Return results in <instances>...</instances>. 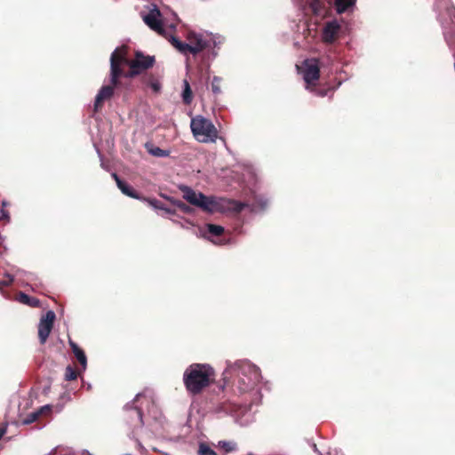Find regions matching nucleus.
I'll return each instance as SVG.
<instances>
[{
	"label": "nucleus",
	"instance_id": "11",
	"mask_svg": "<svg viewBox=\"0 0 455 455\" xmlns=\"http://www.w3.org/2000/svg\"><path fill=\"white\" fill-rule=\"evenodd\" d=\"M112 177L123 194L134 199L146 200V197L141 196L132 186L122 180L116 173H112Z\"/></svg>",
	"mask_w": 455,
	"mask_h": 455
},
{
	"label": "nucleus",
	"instance_id": "10",
	"mask_svg": "<svg viewBox=\"0 0 455 455\" xmlns=\"http://www.w3.org/2000/svg\"><path fill=\"white\" fill-rule=\"evenodd\" d=\"M119 87L115 86L110 83L108 85H104L100 88L95 98L94 102V112H98L101 109L105 100H109L114 95V90Z\"/></svg>",
	"mask_w": 455,
	"mask_h": 455
},
{
	"label": "nucleus",
	"instance_id": "20",
	"mask_svg": "<svg viewBox=\"0 0 455 455\" xmlns=\"http://www.w3.org/2000/svg\"><path fill=\"white\" fill-rule=\"evenodd\" d=\"M170 42L181 53L189 52V44L181 42L175 36H171Z\"/></svg>",
	"mask_w": 455,
	"mask_h": 455
},
{
	"label": "nucleus",
	"instance_id": "25",
	"mask_svg": "<svg viewBox=\"0 0 455 455\" xmlns=\"http://www.w3.org/2000/svg\"><path fill=\"white\" fill-rule=\"evenodd\" d=\"M198 455H217V453L209 447L208 444L201 443L199 444Z\"/></svg>",
	"mask_w": 455,
	"mask_h": 455
},
{
	"label": "nucleus",
	"instance_id": "23",
	"mask_svg": "<svg viewBox=\"0 0 455 455\" xmlns=\"http://www.w3.org/2000/svg\"><path fill=\"white\" fill-rule=\"evenodd\" d=\"M182 98L185 104H190L192 101V91L187 80L184 81V91L182 93Z\"/></svg>",
	"mask_w": 455,
	"mask_h": 455
},
{
	"label": "nucleus",
	"instance_id": "31",
	"mask_svg": "<svg viewBox=\"0 0 455 455\" xmlns=\"http://www.w3.org/2000/svg\"><path fill=\"white\" fill-rule=\"evenodd\" d=\"M231 204H233V209L235 212H241L246 206L245 204L237 201H232Z\"/></svg>",
	"mask_w": 455,
	"mask_h": 455
},
{
	"label": "nucleus",
	"instance_id": "37",
	"mask_svg": "<svg viewBox=\"0 0 455 455\" xmlns=\"http://www.w3.org/2000/svg\"><path fill=\"white\" fill-rule=\"evenodd\" d=\"M314 448H315V451H317L315 444H314Z\"/></svg>",
	"mask_w": 455,
	"mask_h": 455
},
{
	"label": "nucleus",
	"instance_id": "16",
	"mask_svg": "<svg viewBox=\"0 0 455 455\" xmlns=\"http://www.w3.org/2000/svg\"><path fill=\"white\" fill-rule=\"evenodd\" d=\"M69 345L72 349V352L74 353L76 358L79 362V363L85 368L87 363L86 355L82 348L78 347L76 343H75L72 340H69Z\"/></svg>",
	"mask_w": 455,
	"mask_h": 455
},
{
	"label": "nucleus",
	"instance_id": "2",
	"mask_svg": "<svg viewBox=\"0 0 455 455\" xmlns=\"http://www.w3.org/2000/svg\"><path fill=\"white\" fill-rule=\"evenodd\" d=\"M135 65H132L129 59L126 58V52H121L119 49L115 50L110 57V82L115 86L125 88L129 87V84L122 81V78L131 79L140 74L135 68Z\"/></svg>",
	"mask_w": 455,
	"mask_h": 455
},
{
	"label": "nucleus",
	"instance_id": "6",
	"mask_svg": "<svg viewBox=\"0 0 455 455\" xmlns=\"http://www.w3.org/2000/svg\"><path fill=\"white\" fill-rule=\"evenodd\" d=\"M55 318V313L49 310L40 319V323L38 324V338L42 345L46 342L53 328Z\"/></svg>",
	"mask_w": 455,
	"mask_h": 455
},
{
	"label": "nucleus",
	"instance_id": "5",
	"mask_svg": "<svg viewBox=\"0 0 455 455\" xmlns=\"http://www.w3.org/2000/svg\"><path fill=\"white\" fill-rule=\"evenodd\" d=\"M259 380L258 369L250 363H244L239 368L237 387L241 393H245L254 387Z\"/></svg>",
	"mask_w": 455,
	"mask_h": 455
},
{
	"label": "nucleus",
	"instance_id": "22",
	"mask_svg": "<svg viewBox=\"0 0 455 455\" xmlns=\"http://www.w3.org/2000/svg\"><path fill=\"white\" fill-rule=\"evenodd\" d=\"M208 233L212 236H220L224 233V228L215 224H207Z\"/></svg>",
	"mask_w": 455,
	"mask_h": 455
},
{
	"label": "nucleus",
	"instance_id": "36",
	"mask_svg": "<svg viewBox=\"0 0 455 455\" xmlns=\"http://www.w3.org/2000/svg\"><path fill=\"white\" fill-rule=\"evenodd\" d=\"M140 396V394H139V395H136V397H135V399H134V402H135V401H137V400H138V398H139Z\"/></svg>",
	"mask_w": 455,
	"mask_h": 455
},
{
	"label": "nucleus",
	"instance_id": "8",
	"mask_svg": "<svg viewBox=\"0 0 455 455\" xmlns=\"http://www.w3.org/2000/svg\"><path fill=\"white\" fill-rule=\"evenodd\" d=\"M132 65H135V68L140 75H143L145 71L152 68L156 62L154 56L145 55L142 52H135L134 58L129 59Z\"/></svg>",
	"mask_w": 455,
	"mask_h": 455
},
{
	"label": "nucleus",
	"instance_id": "33",
	"mask_svg": "<svg viewBox=\"0 0 455 455\" xmlns=\"http://www.w3.org/2000/svg\"><path fill=\"white\" fill-rule=\"evenodd\" d=\"M53 453H63V455H70V451L66 448L57 447L54 449L53 452L49 453V455H53Z\"/></svg>",
	"mask_w": 455,
	"mask_h": 455
},
{
	"label": "nucleus",
	"instance_id": "7",
	"mask_svg": "<svg viewBox=\"0 0 455 455\" xmlns=\"http://www.w3.org/2000/svg\"><path fill=\"white\" fill-rule=\"evenodd\" d=\"M304 74L303 77L308 88L309 85H315V82L320 77V65L317 59L306 60L304 61Z\"/></svg>",
	"mask_w": 455,
	"mask_h": 455
},
{
	"label": "nucleus",
	"instance_id": "34",
	"mask_svg": "<svg viewBox=\"0 0 455 455\" xmlns=\"http://www.w3.org/2000/svg\"><path fill=\"white\" fill-rule=\"evenodd\" d=\"M8 425L7 423H0V439L6 434Z\"/></svg>",
	"mask_w": 455,
	"mask_h": 455
},
{
	"label": "nucleus",
	"instance_id": "19",
	"mask_svg": "<svg viewBox=\"0 0 455 455\" xmlns=\"http://www.w3.org/2000/svg\"><path fill=\"white\" fill-rule=\"evenodd\" d=\"M356 0H335V9L338 13H344L349 7L355 4Z\"/></svg>",
	"mask_w": 455,
	"mask_h": 455
},
{
	"label": "nucleus",
	"instance_id": "13",
	"mask_svg": "<svg viewBox=\"0 0 455 455\" xmlns=\"http://www.w3.org/2000/svg\"><path fill=\"white\" fill-rule=\"evenodd\" d=\"M140 82L147 87H150L152 91L158 93L161 90V84L158 76L153 73L145 72L140 76Z\"/></svg>",
	"mask_w": 455,
	"mask_h": 455
},
{
	"label": "nucleus",
	"instance_id": "14",
	"mask_svg": "<svg viewBox=\"0 0 455 455\" xmlns=\"http://www.w3.org/2000/svg\"><path fill=\"white\" fill-rule=\"evenodd\" d=\"M340 27L336 21L328 22L323 31V39L325 43H333Z\"/></svg>",
	"mask_w": 455,
	"mask_h": 455
},
{
	"label": "nucleus",
	"instance_id": "9",
	"mask_svg": "<svg viewBox=\"0 0 455 455\" xmlns=\"http://www.w3.org/2000/svg\"><path fill=\"white\" fill-rule=\"evenodd\" d=\"M160 11L156 8L151 10L147 15L144 16V22L154 31L161 36H164V28L162 20H160Z\"/></svg>",
	"mask_w": 455,
	"mask_h": 455
},
{
	"label": "nucleus",
	"instance_id": "24",
	"mask_svg": "<svg viewBox=\"0 0 455 455\" xmlns=\"http://www.w3.org/2000/svg\"><path fill=\"white\" fill-rule=\"evenodd\" d=\"M221 82L222 78L219 76H213L212 81V91L214 94L221 93Z\"/></svg>",
	"mask_w": 455,
	"mask_h": 455
},
{
	"label": "nucleus",
	"instance_id": "12",
	"mask_svg": "<svg viewBox=\"0 0 455 455\" xmlns=\"http://www.w3.org/2000/svg\"><path fill=\"white\" fill-rule=\"evenodd\" d=\"M125 410L127 411L126 419L134 427L143 426V413L140 408L126 405Z\"/></svg>",
	"mask_w": 455,
	"mask_h": 455
},
{
	"label": "nucleus",
	"instance_id": "15",
	"mask_svg": "<svg viewBox=\"0 0 455 455\" xmlns=\"http://www.w3.org/2000/svg\"><path fill=\"white\" fill-rule=\"evenodd\" d=\"M207 47V43L201 36L190 37L189 52L196 55Z\"/></svg>",
	"mask_w": 455,
	"mask_h": 455
},
{
	"label": "nucleus",
	"instance_id": "4",
	"mask_svg": "<svg viewBox=\"0 0 455 455\" xmlns=\"http://www.w3.org/2000/svg\"><path fill=\"white\" fill-rule=\"evenodd\" d=\"M191 131L194 137L202 143L215 142L218 138V130L212 122L202 116L191 119Z\"/></svg>",
	"mask_w": 455,
	"mask_h": 455
},
{
	"label": "nucleus",
	"instance_id": "3",
	"mask_svg": "<svg viewBox=\"0 0 455 455\" xmlns=\"http://www.w3.org/2000/svg\"><path fill=\"white\" fill-rule=\"evenodd\" d=\"M180 190L183 193V198L190 204L199 207L204 212L213 213L222 210L220 201L214 197H209L203 193H196L188 186H181Z\"/></svg>",
	"mask_w": 455,
	"mask_h": 455
},
{
	"label": "nucleus",
	"instance_id": "26",
	"mask_svg": "<svg viewBox=\"0 0 455 455\" xmlns=\"http://www.w3.org/2000/svg\"><path fill=\"white\" fill-rule=\"evenodd\" d=\"M77 375H78V373H77L76 370L74 367L68 365L66 368V370H65V379L67 380H75V379H76Z\"/></svg>",
	"mask_w": 455,
	"mask_h": 455
},
{
	"label": "nucleus",
	"instance_id": "29",
	"mask_svg": "<svg viewBox=\"0 0 455 455\" xmlns=\"http://www.w3.org/2000/svg\"><path fill=\"white\" fill-rule=\"evenodd\" d=\"M149 152L155 156H158V157H163V156H168V152L158 148V147H156L152 149L149 150Z\"/></svg>",
	"mask_w": 455,
	"mask_h": 455
},
{
	"label": "nucleus",
	"instance_id": "38",
	"mask_svg": "<svg viewBox=\"0 0 455 455\" xmlns=\"http://www.w3.org/2000/svg\"><path fill=\"white\" fill-rule=\"evenodd\" d=\"M83 455H91L88 451L86 453H84Z\"/></svg>",
	"mask_w": 455,
	"mask_h": 455
},
{
	"label": "nucleus",
	"instance_id": "32",
	"mask_svg": "<svg viewBox=\"0 0 455 455\" xmlns=\"http://www.w3.org/2000/svg\"><path fill=\"white\" fill-rule=\"evenodd\" d=\"M317 96L324 97L327 95L329 92H331L332 90L331 88L327 89H314L313 90Z\"/></svg>",
	"mask_w": 455,
	"mask_h": 455
},
{
	"label": "nucleus",
	"instance_id": "18",
	"mask_svg": "<svg viewBox=\"0 0 455 455\" xmlns=\"http://www.w3.org/2000/svg\"><path fill=\"white\" fill-rule=\"evenodd\" d=\"M216 447L225 453L238 451L237 443L234 441H219Z\"/></svg>",
	"mask_w": 455,
	"mask_h": 455
},
{
	"label": "nucleus",
	"instance_id": "21",
	"mask_svg": "<svg viewBox=\"0 0 455 455\" xmlns=\"http://www.w3.org/2000/svg\"><path fill=\"white\" fill-rule=\"evenodd\" d=\"M19 300L21 303H24V304H27V305H29V306H32V307H36L39 303L37 299L32 298V297L23 293V292H20L19 293Z\"/></svg>",
	"mask_w": 455,
	"mask_h": 455
},
{
	"label": "nucleus",
	"instance_id": "28",
	"mask_svg": "<svg viewBox=\"0 0 455 455\" xmlns=\"http://www.w3.org/2000/svg\"><path fill=\"white\" fill-rule=\"evenodd\" d=\"M14 281V278L10 274H5L3 279L0 281V289L10 286Z\"/></svg>",
	"mask_w": 455,
	"mask_h": 455
},
{
	"label": "nucleus",
	"instance_id": "17",
	"mask_svg": "<svg viewBox=\"0 0 455 455\" xmlns=\"http://www.w3.org/2000/svg\"><path fill=\"white\" fill-rule=\"evenodd\" d=\"M44 411H47V412L51 411L50 406H48V405L43 406L36 411H33V412L28 414L27 417L23 419V424L29 425V424L36 421Z\"/></svg>",
	"mask_w": 455,
	"mask_h": 455
},
{
	"label": "nucleus",
	"instance_id": "27",
	"mask_svg": "<svg viewBox=\"0 0 455 455\" xmlns=\"http://www.w3.org/2000/svg\"><path fill=\"white\" fill-rule=\"evenodd\" d=\"M173 204L176 205L182 212L189 213L191 212V207L187 205L184 202L180 200L172 201Z\"/></svg>",
	"mask_w": 455,
	"mask_h": 455
},
{
	"label": "nucleus",
	"instance_id": "1",
	"mask_svg": "<svg viewBox=\"0 0 455 455\" xmlns=\"http://www.w3.org/2000/svg\"><path fill=\"white\" fill-rule=\"evenodd\" d=\"M215 378V370L210 364L192 363L183 373V383L189 394L196 395L212 384Z\"/></svg>",
	"mask_w": 455,
	"mask_h": 455
},
{
	"label": "nucleus",
	"instance_id": "30",
	"mask_svg": "<svg viewBox=\"0 0 455 455\" xmlns=\"http://www.w3.org/2000/svg\"><path fill=\"white\" fill-rule=\"evenodd\" d=\"M145 201L148 202L149 204L152 205L156 209L165 210L168 212V210L164 207V204L159 200L146 198Z\"/></svg>",
	"mask_w": 455,
	"mask_h": 455
},
{
	"label": "nucleus",
	"instance_id": "35",
	"mask_svg": "<svg viewBox=\"0 0 455 455\" xmlns=\"http://www.w3.org/2000/svg\"><path fill=\"white\" fill-rule=\"evenodd\" d=\"M2 218L4 220H6L7 221H9L10 216H9L8 212H5V211L2 210Z\"/></svg>",
	"mask_w": 455,
	"mask_h": 455
}]
</instances>
